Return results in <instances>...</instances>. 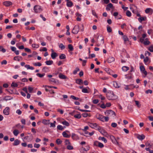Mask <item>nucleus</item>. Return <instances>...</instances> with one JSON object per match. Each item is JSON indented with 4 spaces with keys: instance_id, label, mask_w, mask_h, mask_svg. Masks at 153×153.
<instances>
[{
    "instance_id": "f257e3e1",
    "label": "nucleus",
    "mask_w": 153,
    "mask_h": 153,
    "mask_svg": "<svg viewBox=\"0 0 153 153\" xmlns=\"http://www.w3.org/2000/svg\"><path fill=\"white\" fill-rule=\"evenodd\" d=\"M106 95L109 100H115L117 98V96L114 95L113 92L111 91H106Z\"/></svg>"
},
{
    "instance_id": "f03ea898",
    "label": "nucleus",
    "mask_w": 153,
    "mask_h": 153,
    "mask_svg": "<svg viewBox=\"0 0 153 153\" xmlns=\"http://www.w3.org/2000/svg\"><path fill=\"white\" fill-rule=\"evenodd\" d=\"M88 125L92 128H97L99 130V131L102 134L104 135L105 133L104 131H103V133L102 132V131L100 129V127L96 123H88Z\"/></svg>"
},
{
    "instance_id": "7ed1b4c3",
    "label": "nucleus",
    "mask_w": 153,
    "mask_h": 153,
    "mask_svg": "<svg viewBox=\"0 0 153 153\" xmlns=\"http://www.w3.org/2000/svg\"><path fill=\"white\" fill-rule=\"evenodd\" d=\"M33 10L35 13H40L42 10V9L40 6L36 5L34 7Z\"/></svg>"
},
{
    "instance_id": "20e7f679",
    "label": "nucleus",
    "mask_w": 153,
    "mask_h": 153,
    "mask_svg": "<svg viewBox=\"0 0 153 153\" xmlns=\"http://www.w3.org/2000/svg\"><path fill=\"white\" fill-rule=\"evenodd\" d=\"M106 114H107V115L108 117H110L112 116L113 115L115 116L116 115L115 112L114 111L111 110L106 111Z\"/></svg>"
},
{
    "instance_id": "39448f33",
    "label": "nucleus",
    "mask_w": 153,
    "mask_h": 153,
    "mask_svg": "<svg viewBox=\"0 0 153 153\" xmlns=\"http://www.w3.org/2000/svg\"><path fill=\"white\" fill-rule=\"evenodd\" d=\"M79 30V26L78 25H75L73 29L72 32L74 34H76L78 33Z\"/></svg>"
},
{
    "instance_id": "423d86ee",
    "label": "nucleus",
    "mask_w": 153,
    "mask_h": 153,
    "mask_svg": "<svg viewBox=\"0 0 153 153\" xmlns=\"http://www.w3.org/2000/svg\"><path fill=\"white\" fill-rule=\"evenodd\" d=\"M110 139L111 140L112 142L114 144L119 146V144L117 142L114 137L112 135H110Z\"/></svg>"
},
{
    "instance_id": "0eeeda50",
    "label": "nucleus",
    "mask_w": 153,
    "mask_h": 153,
    "mask_svg": "<svg viewBox=\"0 0 153 153\" xmlns=\"http://www.w3.org/2000/svg\"><path fill=\"white\" fill-rule=\"evenodd\" d=\"M10 108L7 107L4 110L3 113L5 115H8L9 114Z\"/></svg>"
},
{
    "instance_id": "6e6552de",
    "label": "nucleus",
    "mask_w": 153,
    "mask_h": 153,
    "mask_svg": "<svg viewBox=\"0 0 153 153\" xmlns=\"http://www.w3.org/2000/svg\"><path fill=\"white\" fill-rule=\"evenodd\" d=\"M114 8V7L113 4L111 3H110L107 5V7H106V10L107 11H110L111 9H113Z\"/></svg>"
},
{
    "instance_id": "1a4fd4ad",
    "label": "nucleus",
    "mask_w": 153,
    "mask_h": 153,
    "mask_svg": "<svg viewBox=\"0 0 153 153\" xmlns=\"http://www.w3.org/2000/svg\"><path fill=\"white\" fill-rule=\"evenodd\" d=\"M137 138L140 140H142L144 139L145 137V136L143 134L141 135L139 134H137Z\"/></svg>"
},
{
    "instance_id": "9d476101",
    "label": "nucleus",
    "mask_w": 153,
    "mask_h": 153,
    "mask_svg": "<svg viewBox=\"0 0 153 153\" xmlns=\"http://www.w3.org/2000/svg\"><path fill=\"white\" fill-rule=\"evenodd\" d=\"M140 71L143 72V73H144L146 76L147 74V72L145 71V69L144 66L141 65L140 66Z\"/></svg>"
},
{
    "instance_id": "9b49d317",
    "label": "nucleus",
    "mask_w": 153,
    "mask_h": 153,
    "mask_svg": "<svg viewBox=\"0 0 153 153\" xmlns=\"http://www.w3.org/2000/svg\"><path fill=\"white\" fill-rule=\"evenodd\" d=\"M97 119L103 122H104L105 121V117H104V116H103L100 114L98 115Z\"/></svg>"
},
{
    "instance_id": "f8f14e48",
    "label": "nucleus",
    "mask_w": 153,
    "mask_h": 153,
    "mask_svg": "<svg viewBox=\"0 0 153 153\" xmlns=\"http://www.w3.org/2000/svg\"><path fill=\"white\" fill-rule=\"evenodd\" d=\"M113 86L116 88H119L120 87V84L118 82L114 81L113 84Z\"/></svg>"
},
{
    "instance_id": "ddd939ff",
    "label": "nucleus",
    "mask_w": 153,
    "mask_h": 153,
    "mask_svg": "<svg viewBox=\"0 0 153 153\" xmlns=\"http://www.w3.org/2000/svg\"><path fill=\"white\" fill-rule=\"evenodd\" d=\"M24 139L27 140L28 141H31L33 139V136L31 134L30 136H27L25 137H24Z\"/></svg>"
},
{
    "instance_id": "4468645a",
    "label": "nucleus",
    "mask_w": 153,
    "mask_h": 153,
    "mask_svg": "<svg viewBox=\"0 0 153 153\" xmlns=\"http://www.w3.org/2000/svg\"><path fill=\"white\" fill-rule=\"evenodd\" d=\"M66 132H69V131H66L63 132L62 133V135L64 137L66 138H69L71 136V135L67 134Z\"/></svg>"
},
{
    "instance_id": "2eb2a0df",
    "label": "nucleus",
    "mask_w": 153,
    "mask_h": 153,
    "mask_svg": "<svg viewBox=\"0 0 153 153\" xmlns=\"http://www.w3.org/2000/svg\"><path fill=\"white\" fill-rule=\"evenodd\" d=\"M3 4L6 7H8L10 5H12V3L10 1H5L3 2Z\"/></svg>"
},
{
    "instance_id": "dca6fc26",
    "label": "nucleus",
    "mask_w": 153,
    "mask_h": 153,
    "mask_svg": "<svg viewBox=\"0 0 153 153\" xmlns=\"http://www.w3.org/2000/svg\"><path fill=\"white\" fill-rule=\"evenodd\" d=\"M71 137L73 140H76L79 139L78 136L74 133L72 134Z\"/></svg>"
},
{
    "instance_id": "f3484780",
    "label": "nucleus",
    "mask_w": 153,
    "mask_h": 153,
    "mask_svg": "<svg viewBox=\"0 0 153 153\" xmlns=\"http://www.w3.org/2000/svg\"><path fill=\"white\" fill-rule=\"evenodd\" d=\"M88 89H90L88 87L83 88L82 90V92L84 93H88L89 92L88 91Z\"/></svg>"
},
{
    "instance_id": "a211bd4d",
    "label": "nucleus",
    "mask_w": 153,
    "mask_h": 153,
    "mask_svg": "<svg viewBox=\"0 0 153 153\" xmlns=\"http://www.w3.org/2000/svg\"><path fill=\"white\" fill-rule=\"evenodd\" d=\"M153 10L151 8H147L145 10V12L146 13H150L151 14H152L153 13Z\"/></svg>"
},
{
    "instance_id": "6ab92c4d",
    "label": "nucleus",
    "mask_w": 153,
    "mask_h": 153,
    "mask_svg": "<svg viewBox=\"0 0 153 153\" xmlns=\"http://www.w3.org/2000/svg\"><path fill=\"white\" fill-rule=\"evenodd\" d=\"M147 18L146 16L143 17H140L138 18V21L140 23H141L143 21H145L146 20Z\"/></svg>"
},
{
    "instance_id": "aec40b11",
    "label": "nucleus",
    "mask_w": 153,
    "mask_h": 153,
    "mask_svg": "<svg viewBox=\"0 0 153 153\" xmlns=\"http://www.w3.org/2000/svg\"><path fill=\"white\" fill-rule=\"evenodd\" d=\"M67 2V6L68 7H71L73 5V3L71 1H69V0H66Z\"/></svg>"
},
{
    "instance_id": "412c9836",
    "label": "nucleus",
    "mask_w": 153,
    "mask_h": 153,
    "mask_svg": "<svg viewBox=\"0 0 153 153\" xmlns=\"http://www.w3.org/2000/svg\"><path fill=\"white\" fill-rule=\"evenodd\" d=\"M76 82L77 84L80 85L83 83V81L81 79H76Z\"/></svg>"
},
{
    "instance_id": "4be33fe9",
    "label": "nucleus",
    "mask_w": 153,
    "mask_h": 153,
    "mask_svg": "<svg viewBox=\"0 0 153 153\" xmlns=\"http://www.w3.org/2000/svg\"><path fill=\"white\" fill-rule=\"evenodd\" d=\"M20 141L18 139L15 140L14 143H13V145L14 146H17L19 145L20 143Z\"/></svg>"
},
{
    "instance_id": "5701e85b",
    "label": "nucleus",
    "mask_w": 153,
    "mask_h": 153,
    "mask_svg": "<svg viewBox=\"0 0 153 153\" xmlns=\"http://www.w3.org/2000/svg\"><path fill=\"white\" fill-rule=\"evenodd\" d=\"M58 56L57 53L55 52H52L51 54V57L53 59H54Z\"/></svg>"
},
{
    "instance_id": "b1692460",
    "label": "nucleus",
    "mask_w": 153,
    "mask_h": 153,
    "mask_svg": "<svg viewBox=\"0 0 153 153\" xmlns=\"http://www.w3.org/2000/svg\"><path fill=\"white\" fill-rule=\"evenodd\" d=\"M115 60V59L113 57H109L108 59V63H111L113 62Z\"/></svg>"
},
{
    "instance_id": "393cba45",
    "label": "nucleus",
    "mask_w": 153,
    "mask_h": 153,
    "mask_svg": "<svg viewBox=\"0 0 153 153\" xmlns=\"http://www.w3.org/2000/svg\"><path fill=\"white\" fill-rule=\"evenodd\" d=\"M59 77L61 79H64L67 78V77L65 75L60 73L59 75Z\"/></svg>"
},
{
    "instance_id": "a878e982",
    "label": "nucleus",
    "mask_w": 153,
    "mask_h": 153,
    "mask_svg": "<svg viewBox=\"0 0 153 153\" xmlns=\"http://www.w3.org/2000/svg\"><path fill=\"white\" fill-rule=\"evenodd\" d=\"M22 59V57L21 56H15L14 57L13 59L14 60H17L18 61H19L20 59Z\"/></svg>"
},
{
    "instance_id": "bb28decb",
    "label": "nucleus",
    "mask_w": 153,
    "mask_h": 153,
    "mask_svg": "<svg viewBox=\"0 0 153 153\" xmlns=\"http://www.w3.org/2000/svg\"><path fill=\"white\" fill-rule=\"evenodd\" d=\"M25 68H27V69H31L33 70L34 69V68L30 66L29 65H26L25 66Z\"/></svg>"
},
{
    "instance_id": "cd10ccee",
    "label": "nucleus",
    "mask_w": 153,
    "mask_h": 153,
    "mask_svg": "<svg viewBox=\"0 0 153 153\" xmlns=\"http://www.w3.org/2000/svg\"><path fill=\"white\" fill-rule=\"evenodd\" d=\"M19 133V131L17 129H15L13 132V133L15 136H17Z\"/></svg>"
},
{
    "instance_id": "c85d7f7f",
    "label": "nucleus",
    "mask_w": 153,
    "mask_h": 153,
    "mask_svg": "<svg viewBox=\"0 0 153 153\" xmlns=\"http://www.w3.org/2000/svg\"><path fill=\"white\" fill-rule=\"evenodd\" d=\"M106 72H107V74L111 75L113 73V71L111 69H108V68L107 69L106 68Z\"/></svg>"
},
{
    "instance_id": "c756f323",
    "label": "nucleus",
    "mask_w": 153,
    "mask_h": 153,
    "mask_svg": "<svg viewBox=\"0 0 153 153\" xmlns=\"http://www.w3.org/2000/svg\"><path fill=\"white\" fill-rule=\"evenodd\" d=\"M45 63L47 65H51L53 64V62L52 60H48L46 61Z\"/></svg>"
},
{
    "instance_id": "7c9ffc66",
    "label": "nucleus",
    "mask_w": 153,
    "mask_h": 153,
    "mask_svg": "<svg viewBox=\"0 0 153 153\" xmlns=\"http://www.w3.org/2000/svg\"><path fill=\"white\" fill-rule=\"evenodd\" d=\"M42 70L44 72H47L49 71V68L47 67H45L43 68Z\"/></svg>"
},
{
    "instance_id": "2f4dec72",
    "label": "nucleus",
    "mask_w": 153,
    "mask_h": 153,
    "mask_svg": "<svg viewBox=\"0 0 153 153\" xmlns=\"http://www.w3.org/2000/svg\"><path fill=\"white\" fill-rule=\"evenodd\" d=\"M122 69L124 71H126L129 69V68L127 66H124L122 67Z\"/></svg>"
},
{
    "instance_id": "473e14b6",
    "label": "nucleus",
    "mask_w": 153,
    "mask_h": 153,
    "mask_svg": "<svg viewBox=\"0 0 153 153\" xmlns=\"http://www.w3.org/2000/svg\"><path fill=\"white\" fill-rule=\"evenodd\" d=\"M74 117L76 118L79 119L81 117V116L80 113L78 114H75L74 115Z\"/></svg>"
},
{
    "instance_id": "72a5a7b5",
    "label": "nucleus",
    "mask_w": 153,
    "mask_h": 153,
    "mask_svg": "<svg viewBox=\"0 0 153 153\" xmlns=\"http://www.w3.org/2000/svg\"><path fill=\"white\" fill-rule=\"evenodd\" d=\"M68 47L70 51H73L74 50V48L71 44H69L68 45Z\"/></svg>"
},
{
    "instance_id": "f704fd0d",
    "label": "nucleus",
    "mask_w": 153,
    "mask_h": 153,
    "mask_svg": "<svg viewBox=\"0 0 153 153\" xmlns=\"http://www.w3.org/2000/svg\"><path fill=\"white\" fill-rule=\"evenodd\" d=\"M12 98H11V97L9 96H7L5 97L3 99V100H5L7 101L9 100H10L12 99Z\"/></svg>"
},
{
    "instance_id": "c9c22d12",
    "label": "nucleus",
    "mask_w": 153,
    "mask_h": 153,
    "mask_svg": "<svg viewBox=\"0 0 153 153\" xmlns=\"http://www.w3.org/2000/svg\"><path fill=\"white\" fill-rule=\"evenodd\" d=\"M32 46L34 48H37L39 47V45L38 44H32Z\"/></svg>"
},
{
    "instance_id": "e433bc0d",
    "label": "nucleus",
    "mask_w": 153,
    "mask_h": 153,
    "mask_svg": "<svg viewBox=\"0 0 153 153\" xmlns=\"http://www.w3.org/2000/svg\"><path fill=\"white\" fill-rule=\"evenodd\" d=\"M59 58L60 59H64L66 58V56L64 54H62L59 56Z\"/></svg>"
},
{
    "instance_id": "4c0bfd02",
    "label": "nucleus",
    "mask_w": 153,
    "mask_h": 153,
    "mask_svg": "<svg viewBox=\"0 0 153 153\" xmlns=\"http://www.w3.org/2000/svg\"><path fill=\"white\" fill-rule=\"evenodd\" d=\"M107 30L108 33H111L112 32V30L111 27L109 25H107Z\"/></svg>"
},
{
    "instance_id": "58836bf2",
    "label": "nucleus",
    "mask_w": 153,
    "mask_h": 153,
    "mask_svg": "<svg viewBox=\"0 0 153 153\" xmlns=\"http://www.w3.org/2000/svg\"><path fill=\"white\" fill-rule=\"evenodd\" d=\"M62 123L63 125H65L67 126H69V123L68 122L66 121H63L62 122Z\"/></svg>"
},
{
    "instance_id": "ea45409f",
    "label": "nucleus",
    "mask_w": 153,
    "mask_h": 153,
    "mask_svg": "<svg viewBox=\"0 0 153 153\" xmlns=\"http://www.w3.org/2000/svg\"><path fill=\"white\" fill-rule=\"evenodd\" d=\"M67 149L69 150H72L73 149V147L70 144L68 145L67 146Z\"/></svg>"
},
{
    "instance_id": "a19ab883",
    "label": "nucleus",
    "mask_w": 153,
    "mask_h": 153,
    "mask_svg": "<svg viewBox=\"0 0 153 153\" xmlns=\"http://www.w3.org/2000/svg\"><path fill=\"white\" fill-rule=\"evenodd\" d=\"M33 65L34 66H40L42 65V64L41 63L39 62H37L36 63H35L33 64Z\"/></svg>"
},
{
    "instance_id": "79ce46f5",
    "label": "nucleus",
    "mask_w": 153,
    "mask_h": 153,
    "mask_svg": "<svg viewBox=\"0 0 153 153\" xmlns=\"http://www.w3.org/2000/svg\"><path fill=\"white\" fill-rule=\"evenodd\" d=\"M79 71V69L78 68H76L75 69L73 73L74 74H77L78 71Z\"/></svg>"
},
{
    "instance_id": "37998d69",
    "label": "nucleus",
    "mask_w": 153,
    "mask_h": 153,
    "mask_svg": "<svg viewBox=\"0 0 153 153\" xmlns=\"http://www.w3.org/2000/svg\"><path fill=\"white\" fill-rule=\"evenodd\" d=\"M59 48H61L62 50L64 49L65 47L62 43H61L59 45Z\"/></svg>"
},
{
    "instance_id": "c03bdc74",
    "label": "nucleus",
    "mask_w": 153,
    "mask_h": 153,
    "mask_svg": "<svg viewBox=\"0 0 153 153\" xmlns=\"http://www.w3.org/2000/svg\"><path fill=\"white\" fill-rule=\"evenodd\" d=\"M0 51H1L3 53H4L6 52V49L3 48L2 46H0Z\"/></svg>"
},
{
    "instance_id": "a18cd8bd",
    "label": "nucleus",
    "mask_w": 153,
    "mask_h": 153,
    "mask_svg": "<svg viewBox=\"0 0 153 153\" xmlns=\"http://www.w3.org/2000/svg\"><path fill=\"white\" fill-rule=\"evenodd\" d=\"M62 142V141L59 139H57L56 141V143L58 145L60 144Z\"/></svg>"
},
{
    "instance_id": "49530a36",
    "label": "nucleus",
    "mask_w": 153,
    "mask_h": 153,
    "mask_svg": "<svg viewBox=\"0 0 153 153\" xmlns=\"http://www.w3.org/2000/svg\"><path fill=\"white\" fill-rule=\"evenodd\" d=\"M126 15L127 16L130 17L131 16V13L129 11L127 10L126 12Z\"/></svg>"
},
{
    "instance_id": "de8ad7c7",
    "label": "nucleus",
    "mask_w": 153,
    "mask_h": 153,
    "mask_svg": "<svg viewBox=\"0 0 153 153\" xmlns=\"http://www.w3.org/2000/svg\"><path fill=\"white\" fill-rule=\"evenodd\" d=\"M134 102L135 103L136 105L137 106L138 108H140L141 106V105L139 104V102L137 100H135Z\"/></svg>"
},
{
    "instance_id": "09e8293b",
    "label": "nucleus",
    "mask_w": 153,
    "mask_h": 153,
    "mask_svg": "<svg viewBox=\"0 0 153 153\" xmlns=\"http://www.w3.org/2000/svg\"><path fill=\"white\" fill-rule=\"evenodd\" d=\"M45 75V74H41L39 73H38L36 74V75L40 78L42 77Z\"/></svg>"
},
{
    "instance_id": "8fccbe9b",
    "label": "nucleus",
    "mask_w": 153,
    "mask_h": 153,
    "mask_svg": "<svg viewBox=\"0 0 153 153\" xmlns=\"http://www.w3.org/2000/svg\"><path fill=\"white\" fill-rule=\"evenodd\" d=\"M57 129L60 130H62L63 129V128L62 126L59 125L57 126Z\"/></svg>"
},
{
    "instance_id": "3c124183",
    "label": "nucleus",
    "mask_w": 153,
    "mask_h": 153,
    "mask_svg": "<svg viewBox=\"0 0 153 153\" xmlns=\"http://www.w3.org/2000/svg\"><path fill=\"white\" fill-rule=\"evenodd\" d=\"M65 145L68 146L71 144L69 140L68 139H66L65 141Z\"/></svg>"
},
{
    "instance_id": "603ef678",
    "label": "nucleus",
    "mask_w": 153,
    "mask_h": 153,
    "mask_svg": "<svg viewBox=\"0 0 153 153\" xmlns=\"http://www.w3.org/2000/svg\"><path fill=\"white\" fill-rule=\"evenodd\" d=\"M70 97L73 99H74V100H79V98L78 97H75L74 96V95H71V96H70Z\"/></svg>"
},
{
    "instance_id": "864d4df0",
    "label": "nucleus",
    "mask_w": 153,
    "mask_h": 153,
    "mask_svg": "<svg viewBox=\"0 0 153 153\" xmlns=\"http://www.w3.org/2000/svg\"><path fill=\"white\" fill-rule=\"evenodd\" d=\"M123 38L125 42L128 41V39L126 36H123Z\"/></svg>"
},
{
    "instance_id": "5fc2aeb1",
    "label": "nucleus",
    "mask_w": 153,
    "mask_h": 153,
    "mask_svg": "<svg viewBox=\"0 0 153 153\" xmlns=\"http://www.w3.org/2000/svg\"><path fill=\"white\" fill-rule=\"evenodd\" d=\"M92 14L94 16H95L97 18H98V16H97V14H96V13L94 10H92Z\"/></svg>"
},
{
    "instance_id": "6e6d98bb",
    "label": "nucleus",
    "mask_w": 153,
    "mask_h": 153,
    "mask_svg": "<svg viewBox=\"0 0 153 153\" xmlns=\"http://www.w3.org/2000/svg\"><path fill=\"white\" fill-rule=\"evenodd\" d=\"M18 86V85L16 83H15L14 82H13L11 84V86L12 87H17Z\"/></svg>"
},
{
    "instance_id": "4d7b16f0",
    "label": "nucleus",
    "mask_w": 153,
    "mask_h": 153,
    "mask_svg": "<svg viewBox=\"0 0 153 153\" xmlns=\"http://www.w3.org/2000/svg\"><path fill=\"white\" fill-rule=\"evenodd\" d=\"M98 146L100 148H102L104 147V145L102 143L99 142L98 144Z\"/></svg>"
},
{
    "instance_id": "13d9d810",
    "label": "nucleus",
    "mask_w": 153,
    "mask_h": 153,
    "mask_svg": "<svg viewBox=\"0 0 153 153\" xmlns=\"http://www.w3.org/2000/svg\"><path fill=\"white\" fill-rule=\"evenodd\" d=\"M40 146V145L39 144L35 143L34 144V147L35 148H38Z\"/></svg>"
},
{
    "instance_id": "bf43d9fd",
    "label": "nucleus",
    "mask_w": 153,
    "mask_h": 153,
    "mask_svg": "<svg viewBox=\"0 0 153 153\" xmlns=\"http://www.w3.org/2000/svg\"><path fill=\"white\" fill-rule=\"evenodd\" d=\"M49 81L51 82H53L54 83H56V82L55 79L54 78H51L49 79Z\"/></svg>"
},
{
    "instance_id": "052dcab7",
    "label": "nucleus",
    "mask_w": 153,
    "mask_h": 153,
    "mask_svg": "<svg viewBox=\"0 0 153 153\" xmlns=\"http://www.w3.org/2000/svg\"><path fill=\"white\" fill-rule=\"evenodd\" d=\"M146 146H148L149 148H150L152 145L147 141L146 143Z\"/></svg>"
},
{
    "instance_id": "680f3d73",
    "label": "nucleus",
    "mask_w": 153,
    "mask_h": 153,
    "mask_svg": "<svg viewBox=\"0 0 153 153\" xmlns=\"http://www.w3.org/2000/svg\"><path fill=\"white\" fill-rule=\"evenodd\" d=\"M117 124L116 123H113L111 124V126L112 127L114 128H115L117 127Z\"/></svg>"
},
{
    "instance_id": "e2e57ef3",
    "label": "nucleus",
    "mask_w": 153,
    "mask_h": 153,
    "mask_svg": "<svg viewBox=\"0 0 153 153\" xmlns=\"http://www.w3.org/2000/svg\"><path fill=\"white\" fill-rule=\"evenodd\" d=\"M98 139L100 140H101L103 141L104 142H105V138L104 137H100L98 138Z\"/></svg>"
},
{
    "instance_id": "0e129e2a",
    "label": "nucleus",
    "mask_w": 153,
    "mask_h": 153,
    "mask_svg": "<svg viewBox=\"0 0 153 153\" xmlns=\"http://www.w3.org/2000/svg\"><path fill=\"white\" fill-rule=\"evenodd\" d=\"M28 89L30 93H31L33 90V88L29 86L28 87Z\"/></svg>"
},
{
    "instance_id": "69168bd1",
    "label": "nucleus",
    "mask_w": 153,
    "mask_h": 153,
    "mask_svg": "<svg viewBox=\"0 0 153 153\" xmlns=\"http://www.w3.org/2000/svg\"><path fill=\"white\" fill-rule=\"evenodd\" d=\"M98 97L100 98L102 100H103L105 99V97L103 96L101 94L99 95Z\"/></svg>"
},
{
    "instance_id": "338daca9",
    "label": "nucleus",
    "mask_w": 153,
    "mask_h": 153,
    "mask_svg": "<svg viewBox=\"0 0 153 153\" xmlns=\"http://www.w3.org/2000/svg\"><path fill=\"white\" fill-rule=\"evenodd\" d=\"M150 43V42L148 41H146L143 42V44L145 45H147Z\"/></svg>"
},
{
    "instance_id": "774afa93",
    "label": "nucleus",
    "mask_w": 153,
    "mask_h": 153,
    "mask_svg": "<svg viewBox=\"0 0 153 153\" xmlns=\"http://www.w3.org/2000/svg\"><path fill=\"white\" fill-rule=\"evenodd\" d=\"M149 50L151 52H153V46H150L149 48Z\"/></svg>"
}]
</instances>
